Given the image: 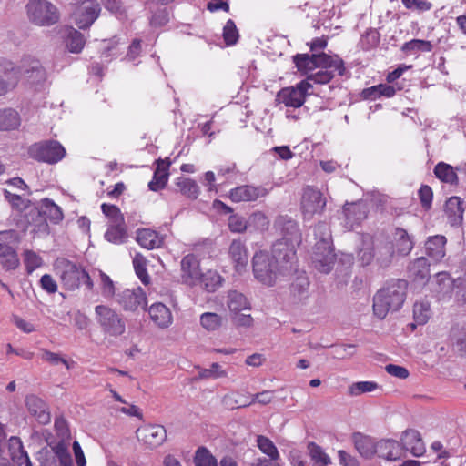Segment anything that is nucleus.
<instances>
[{"mask_svg":"<svg viewBox=\"0 0 466 466\" xmlns=\"http://www.w3.org/2000/svg\"><path fill=\"white\" fill-rule=\"evenodd\" d=\"M280 244H273L272 253L258 251L252 258L255 279L267 287L275 286L282 278L295 270L296 260L281 253Z\"/></svg>","mask_w":466,"mask_h":466,"instance_id":"1","label":"nucleus"},{"mask_svg":"<svg viewBox=\"0 0 466 466\" xmlns=\"http://www.w3.org/2000/svg\"><path fill=\"white\" fill-rule=\"evenodd\" d=\"M408 282L404 279H391L379 289L373 298V312L380 319L389 312L398 311L407 295Z\"/></svg>","mask_w":466,"mask_h":466,"instance_id":"2","label":"nucleus"},{"mask_svg":"<svg viewBox=\"0 0 466 466\" xmlns=\"http://www.w3.org/2000/svg\"><path fill=\"white\" fill-rule=\"evenodd\" d=\"M274 228L279 238L274 244H280L281 253L296 260V248L302 241V235L297 221L287 215H279L274 221Z\"/></svg>","mask_w":466,"mask_h":466,"instance_id":"3","label":"nucleus"},{"mask_svg":"<svg viewBox=\"0 0 466 466\" xmlns=\"http://www.w3.org/2000/svg\"><path fill=\"white\" fill-rule=\"evenodd\" d=\"M95 320L101 332L109 337L118 338L126 332V319L116 309L106 305L95 307Z\"/></svg>","mask_w":466,"mask_h":466,"instance_id":"4","label":"nucleus"},{"mask_svg":"<svg viewBox=\"0 0 466 466\" xmlns=\"http://www.w3.org/2000/svg\"><path fill=\"white\" fill-rule=\"evenodd\" d=\"M293 61L299 71H311L317 67L334 68L339 76L345 73L343 60L339 56H329L325 53L320 54H298L293 57Z\"/></svg>","mask_w":466,"mask_h":466,"instance_id":"5","label":"nucleus"},{"mask_svg":"<svg viewBox=\"0 0 466 466\" xmlns=\"http://www.w3.org/2000/svg\"><path fill=\"white\" fill-rule=\"evenodd\" d=\"M315 230L322 233L323 236L315 245L313 263L319 271L329 273L335 261V255L329 241V228L326 223L319 222Z\"/></svg>","mask_w":466,"mask_h":466,"instance_id":"6","label":"nucleus"},{"mask_svg":"<svg viewBox=\"0 0 466 466\" xmlns=\"http://www.w3.org/2000/svg\"><path fill=\"white\" fill-rule=\"evenodd\" d=\"M26 11L29 20L37 25L49 26L59 20L57 8L47 0H30Z\"/></svg>","mask_w":466,"mask_h":466,"instance_id":"7","label":"nucleus"},{"mask_svg":"<svg viewBox=\"0 0 466 466\" xmlns=\"http://www.w3.org/2000/svg\"><path fill=\"white\" fill-rule=\"evenodd\" d=\"M61 281L67 290H75L83 283L88 290H92L94 283L89 274L76 264L65 260L62 266Z\"/></svg>","mask_w":466,"mask_h":466,"instance_id":"8","label":"nucleus"},{"mask_svg":"<svg viewBox=\"0 0 466 466\" xmlns=\"http://www.w3.org/2000/svg\"><path fill=\"white\" fill-rule=\"evenodd\" d=\"M326 207V198L317 188L308 186L301 198V211L305 220H310L315 215H320Z\"/></svg>","mask_w":466,"mask_h":466,"instance_id":"9","label":"nucleus"},{"mask_svg":"<svg viewBox=\"0 0 466 466\" xmlns=\"http://www.w3.org/2000/svg\"><path fill=\"white\" fill-rule=\"evenodd\" d=\"M66 154L63 146L55 140L35 144L30 147V155L36 160L48 164L60 161Z\"/></svg>","mask_w":466,"mask_h":466,"instance_id":"10","label":"nucleus"},{"mask_svg":"<svg viewBox=\"0 0 466 466\" xmlns=\"http://www.w3.org/2000/svg\"><path fill=\"white\" fill-rule=\"evenodd\" d=\"M101 11L96 0H86L73 13V20L80 29H86L97 19Z\"/></svg>","mask_w":466,"mask_h":466,"instance_id":"11","label":"nucleus"},{"mask_svg":"<svg viewBox=\"0 0 466 466\" xmlns=\"http://www.w3.org/2000/svg\"><path fill=\"white\" fill-rule=\"evenodd\" d=\"M14 238V231L0 232V264L5 270L15 269L20 264L16 251L11 246Z\"/></svg>","mask_w":466,"mask_h":466,"instance_id":"12","label":"nucleus"},{"mask_svg":"<svg viewBox=\"0 0 466 466\" xmlns=\"http://www.w3.org/2000/svg\"><path fill=\"white\" fill-rule=\"evenodd\" d=\"M200 261L194 254H187L180 262V279L188 286L197 285L201 279Z\"/></svg>","mask_w":466,"mask_h":466,"instance_id":"13","label":"nucleus"},{"mask_svg":"<svg viewBox=\"0 0 466 466\" xmlns=\"http://www.w3.org/2000/svg\"><path fill=\"white\" fill-rule=\"evenodd\" d=\"M137 437L147 447L155 449L165 442L167 431L162 425H145L137 430Z\"/></svg>","mask_w":466,"mask_h":466,"instance_id":"14","label":"nucleus"},{"mask_svg":"<svg viewBox=\"0 0 466 466\" xmlns=\"http://www.w3.org/2000/svg\"><path fill=\"white\" fill-rule=\"evenodd\" d=\"M25 407L29 414L43 425H46L51 420V414L48 405L44 400L35 394H29L25 400Z\"/></svg>","mask_w":466,"mask_h":466,"instance_id":"15","label":"nucleus"},{"mask_svg":"<svg viewBox=\"0 0 466 466\" xmlns=\"http://www.w3.org/2000/svg\"><path fill=\"white\" fill-rule=\"evenodd\" d=\"M117 301L125 310L135 311L139 308L145 309L147 297L141 288L134 289H127L119 294Z\"/></svg>","mask_w":466,"mask_h":466,"instance_id":"16","label":"nucleus"},{"mask_svg":"<svg viewBox=\"0 0 466 466\" xmlns=\"http://www.w3.org/2000/svg\"><path fill=\"white\" fill-rule=\"evenodd\" d=\"M400 441L402 449L415 457L422 456L426 451L420 433L416 430L410 429L403 431Z\"/></svg>","mask_w":466,"mask_h":466,"instance_id":"17","label":"nucleus"},{"mask_svg":"<svg viewBox=\"0 0 466 466\" xmlns=\"http://www.w3.org/2000/svg\"><path fill=\"white\" fill-rule=\"evenodd\" d=\"M267 194L268 190L266 188L245 185L232 189L229 197L235 202L253 201L259 197H265Z\"/></svg>","mask_w":466,"mask_h":466,"instance_id":"18","label":"nucleus"},{"mask_svg":"<svg viewBox=\"0 0 466 466\" xmlns=\"http://www.w3.org/2000/svg\"><path fill=\"white\" fill-rule=\"evenodd\" d=\"M436 287L434 292L439 300L448 301L451 299L455 282L447 272H439L435 275Z\"/></svg>","mask_w":466,"mask_h":466,"instance_id":"19","label":"nucleus"},{"mask_svg":"<svg viewBox=\"0 0 466 466\" xmlns=\"http://www.w3.org/2000/svg\"><path fill=\"white\" fill-rule=\"evenodd\" d=\"M228 254L237 271L246 268L248 261V249L240 239H234L229 245Z\"/></svg>","mask_w":466,"mask_h":466,"instance_id":"20","label":"nucleus"},{"mask_svg":"<svg viewBox=\"0 0 466 466\" xmlns=\"http://www.w3.org/2000/svg\"><path fill=\"white\" fill-rule=\"evenodd\" d=\"M347 223L353 227L367 218L368 207L364 201L346 203L343 208Z\"/></svg>","mask_w":466,"mask_h":466,"instance_id":"21","label":"nucleus"},{"mask_svg":"<svg viewBox=\"0 0 466 466\" xmlns=\"http://www.w3.org/2000/svg\"><path fill=\"white\" fill-rule=\"evenodd\" d=\"M375 453L387 461H398L401 458L400 443L391 439L378 441Z\"/></svg>","mask_w":466,"mask_h":466,"instance_id":"22","label":"nucleus"},{"mask_svg":"<svg viewBox=\"0 0 466 466\" xmlns=\"http://www.w3.org/2000/svg\"><path fill=\"white\" fill-rule=\"evenodd\" d=\"M152 321L159 328H167L173 320L170 309L163 303H155L148 309Z\"/></svg>","mask_w":466,"mask_h":466,"instance_id":"23","label":"nucleus"},{"mask_svg":"<svg viewBox=\"0 0 466 466\" xmlns=\"http://www.w3.org/2000/svg\"><path fill=\"white\" fill-rule=\"evenodd\" d=\"M446 238L441 235L430 237L426 243V254L434 261H440L445 256Z\"/></svg>","mask_w":466,"mask_h":466,"instance_id":"24","label":"nucleus"},{"mask_svg":"<svg viewBox=\"0 0 466 466\" xmlns=\"http://www.w3.org/2000/svg\"><path fill=\"white\" fill-rule=\"evenodd\" d=\"M170 164V161H168L167 159L157 160V167L154 173L153 179L148 184V187L150 190L158 191L159 189L165 187L168 180L167 170Z\"/></svg>","mask_w":466,"mask_h":466,"instance_id":"25","label":"nucleus"},{"mask_svg":"<svg viewBox=\"0 0 466 466\" xmlns=\"http://www.w3.org/2000/svg\"><path fill=\"white\" fill-rule=\"evenodd\" d=\"M277 100L279 103H283L286 106L295 108L300 107L305 102L301 91L296 90L295 87L281 89L277 95Z\"/></svg>","mask_w":466,"mask_h":466,"instance_id":"26","label":"nucleus"},{"mask_svg":"<svg viewBox=\"0 0 466 466\" xmlns=\"http://www.w3.org/2000/svg\"><path fill=\"white\" fill-rule=\"evenodd\" d=\"M137 241L142 248L147 249L157 248L163 243L157 232L149 228L138 229L137 232Z\"/></svg>","mask_w":466,"mask_h":466,"instance_id":"27","label":"nucleus"},{"mask_svg":"<svg viewBox=\"0 0 466 466\" xmlns=\"http://www.w3.org/2000/svg\"><path fill=\"white\" fill-rule=\"evenodd\" d=\"M358 452L364 458H371L376 451V443L369 436L356 432L352 436Z\"/></svg>","mask_w":466,"mask_h":466,"instance_id":"28","label":"nucleus"},{"mask_svg":"<svg viewBox=\"0 0 466 466\" xmlns=\"http://www.w3.org/2000/svg\"><path fill=\"white\" fill-rule=\"evenodd\" d=\"M307 451L313 466H329L331 464V458L324 449L316 442H309Z\"/></svg>","mask_w":466,"mask_h":466,"instance_id":"29","label":"nucleus"},{"mask_svg":"<svg viewBox=\"0 0 466 466\" xmlns=\"http://www.w3.org/2000/svg\"><path fill=\"white\" fill-rule=\"evenodd\" d=\"M394 254L393 245L390 242L375 246L374 261L380 268H387L390 265Z\"/></svg>","mask_w":466,"mask_h":466,"instance_id":"30","label":"nucleus"},{"mask_svg":"<svg viewBox=\"0 0 466 466\" xmlns=\"http://www.w3.org/2000/svg\"><path fill=\"white\" fill-rule=\"evenodd\" d=\"M21 124L18 112L13 108L0 110V130L8 131L16 129Z\"/></svg>","mask_w":466,"mask_h":466,"instance_id":"31","label":"nucleus"},{"mask_svg":"<svg viewBox=\"0 0 466 466\" xmlns=\"http://www.w3.org/2000/svg\"><path fill=\"white\" fill-rule=\"evenodd\" d=\"M309 280L304 274L299 275L290 286V294L297 301H302L309 296Z\"/></svg>","mask_w":466,"mask_h":466,"instance_id":"32","label":"nucleus"},{"mask_svg":"<svg viewBox=\"0 0 466 466\" xmlns=\"http://www.w3.org/2000/svg\"><path fill=\"white\" fill-rule=\"evenodd\" d=\"M8 446L11 458L17 465L21 466L25 464V462L30 460L27 452L24 450L20 438L11 437L9 439Z\"/></svg>","mask_w":466,"mask_h":466,"instance_id":"33","label":"nucleus"},{"mask_svg":"<svg viewBox=\"0 0 466 466\" xmlns=\"http://www.w3.org/2000/svg\"><path fill=\"white\" fill-rule=\"evenodd\" d=\"M39 214L47 217L55 223H58L64 218L61 208L49 198L42 199L39 208Z\"/></svg>","mask_w":466,"mask_h":466,"instance_id":"34","label":"nucleus"},{"mask_svg":"<svg viewBox=\"0 0 466 466\" xmlns=\"http://www.w3.org/2000/svg\"><path fill=\"white\" fill-rule=\"evenodd\" d=\"M105 238L116 245L125 243L127 239L125 222L111 224L105 233Z\"/></svg>","mask_w":466,"mask_h":466,"instance_id":"35","label":"nucleus"},{"mask_svg":"<svg viewBox=\"0 0 466 466\" xmlns=\"http://www.w3.org/2000/svg\"><path fill=\"white\" fill-rule=\"evenodd\" d=\"M86 39L82 33L71 27L67 31L66 45L69 52L78 54L84 48Z\"/></svg>","mask_w":466,"mask_h":466,"instance_id":"36","label":"nucleus"},{"mask_svg":"<svg viewBox=\"0 0 466 466\" xmlns=\"http://www.w3.org/2000/svg\"><path fill=\"white\" fill-rule=\"evenodd\" d=\"M227 304L230 312L234 314L249 309V302L247 298L242 293L236 290L228 292Z\"/></svg>","mask_w":466,"mask_h":466,"instance_id":"37","label":"nucleus"},{"mask_svg":"<svg viewBox=\"0 0 466 466\" xmlns=\"http://www.w3.org/2000/svg\"><path fill=\"white\" fill-rule=\"evenodd\" d=\"M434 174L436 177L445 183L454 184L458 180L457 174L453 167L446 163L441 162L434 167Z\"/></svg>","mask_w":466,"mask_h":466,"instance_id":"38","label":"nucleus"},{"mask_svg":"<svg viewBox=\"0 0 466 466\" xmlns=\"http://www.w3.org/2000/svg\"><path fill=\"white\" fill-rule=\"evenodd\" d=\"M395 238L398 253L403 256L408 255L413 248V242L407 231L402 228H397Z\"/></svg>","mask_w":466,"mask_h":466,"instance_id":"39","label":"nucleus"},{"mask_svg":"<svg viewBox=\"0 0 466 466\" xmlns=\"http://www.w3.org/2000/svg\"><path fill=\"white\" fill-rule=\"evenodd\" d=\"M200 281L208 292H214L221 287L223 278L217 271L208 270L206 273H202Z\"/></svg>","mask_w":466,"mask_h":466,"instance_id":"40","label":"nucleus"},{"mask_svg":"<svg viewBox=\"0 0 466 466\" xmlns=\"http://www.w3.org/2000/svg\"><path fill=\"white\" fill-rule=\"evenodd\" d=\"M410 273L417 279H424L429 276V263L426 258H416L409 266Z\"/></svg>","mask_w":466,"mask_h":466,"instance_id":"41","label":"nucleus"},{"mask_svg":"<svg viewBox=\"0 0 466 466\" xmlns=\"http://www.w3.org/2000/svg\"><path fill=\"white\" fill-rule=\"evenodd\" d=\"M177 186L184 196L192 199H196L198 197L199 187L193 179L180 177L177 179Z\"/></svg>","mask_w":466,"mask_h":466,"instance_id":"42","label":"nucleus"},{"mask_svg":"<svg viewBox=\"0 0 466 466\" xmlns=\"http://www.w3.org/2000/svg\"><path fill=\"white\" fill-rule=\"evenodd\" d=\"M223 322V319L217 313L206 312L200 316V324L208 331L218 329Z\"/></svg>","mask_w":466,"mask_h":466,"instance_id":"43","label":"nucleus"},{"mask_svg":"<svg viewBox=\"0 0 466 466\" xmlns=\"http://www.w3.org/2000/svg\"><path fill=\"white\" fill-rule=\"evenodd\" d=\"M257 444H258V447L259 448V450L263 453L268 455L271 459V461L279 460V451H278L277 447L275 446V444L273 443V441L271 440H269L268 437H265L262 435L258 436Z\"/></svg>","mask_w":466,"mask_h":466,"instance_id":"44","label":"nucleus"},{"mask_svg":"<svg viewBox=\"0 0 466 466\" xmlns=\"http://www.w3.org/2000/svg\"><path fill=\"white\" fill-rule=\"evenodd\" d=\"M358 260L362 266H368L374 261L375 246L367 240H363L362 247L358 251Z\"/></svg>","mask_w":466,"mask_h":466,"instance_id":"45","label":"nucleus"},{"mask_svg":"<svg viewBox=\"0 0 466 466\" xmlns=\"http://www.w3.org/2000/svg\"><path fill=\"white\" fill-rule=\"evenodd\" d=\"M366 98L375 99L377 96H384L391 97L395 95V89L393 86L387 84H380L379 86L367 88L363 91Z\"/></svg>","mask_w":466,"mask_h":466,"instance_id":"46","label":"nucleus"},{"mask_svg":"<svg viewBox=\"0 0 466 466\" xmlns=\"http://www.w3.org/2000/svg\"><path fill=\"white\" fill-rule=\"evenodd\" d=\"M195 466H218L217 459L205 447H199L194 457Z\"/></svg>","mask_w":466,"mask_h":466,"instance_id":"47","label":"nucleus"},{"mask_svg":"<svg viewBox=\"0 0 466 466\" xmlns=\"http://www.w3.org/2000/svg\"><path fill=\"white\" fill-rule=\"evenodd\" d=\"M36 459L41 466H57V453L56 446L51 449L46 447L41 449L37 452Z\"/></svg>","mask_w":466,"mask_h":466,"instance_id":"48","label":"nucleus"},{"mask_svg":"<svg viewBox=\"0 0 466 466\" xmlns=\"http://www.w3.org/2000/svg\"><path fill=\"white\" fill-rule=\"evenodd\" d=\"M432 44L430 41L421 39H412L403 44L401 50L403 52H431L432 50Z\"/></svg>","mask_w":466,"mask_h":466,"instance_id":"49","label":"nucleus"},{"mask_svg":"<svg viewBox=\"0 0 466 466\" xmlns=\"http://www.w3.org/2000/svg\"><path fill=\"white\" fill-rule=\"evenodd\" d=\"M226 370H222L221 366L214 362L208 369H200L197 380H208V379H218L227 377Z\"/></svg>","mask_w":466,"mask_h":466,"instance_id":"50","label":"nucleus"},{"mask_svg":"<svg viewBox=\"0 0 466 466\" xmlns=\"http://www.w3.org/2000/svg\"><path fill=\"white\" fill-rule=\"evenodd\" d=\"M451 339L454 349L461 355H466V329L453 328L451 330Z\"/></svg>","mask_w":466,"mask_h":466,"instance_id":"51","label":"nucleus"},{"mask_svg":"<svg viewBox=\"0 0 466 466\" xmlns=\"http://www.w3.org/2000/svg\"><path fill=\"white\" fill-rule=\"evenodd\" d=\"M379 385L374 381H359L349 386V394L350 396H359L378 389Z\"/></svg>","mask_w":466,"mask_h":466,"instance_id":"52","label":"nucleus"},{"mask_svg":"<svg viewBox=\"0 0 466 466\" xmlns=\"http://www.w3.org/2000/svg\"><path fill=\"white\" fill-rule=\"evenodd\" d=\"M25 73L33 84L45 81L46 77L45 69L37 60L32 61L30 68L26 69Z\"/></svg>","mask_w":466,"mask_h":466,"instance_id":"53","label":"nucleus"},{"mask_svg":"<svg viewBox=\"0 0 466 466\" xmlns=\"http://www.w3.org/2000/svg\"><path fill=\"white\" fill-rule=\"evenodd\" d=\"M96 273H97V276L99 277L102 295L106 299L112 298L115 294V285L113 280L101 270H96L94 274Z\"/></svg>","mask_w":466,"mask_h":466,"instance_id":"54","label":"nucleus"},{"mask_svg":"<svg viewBox=\"0 0 466 466\" xmlns=\"http://www.w3.org/2000/svg\"><path fill=\"white\" fill-rule=\"evenodd\" d=\"M42 360L52 364V365H58V364H64L67 370H70L74 367L75 362L74 361H68L65 358H63L60 354L51 352L46 350H42Z\"/></svg>","mask_w":466,"mask_h":466,"instance_id":"55","label":"nucleus"},{"mask_svg":"<svg viewBox=\"0 0 466 466\" xmlns=\"http://www.w3.org/2000/svg\"><path fill=\"white\" fill-rule=\"evenodd\" d=\"M414 319L419 325L425 324L430 317V306L428 303L416 302L413 306Z\"/></svg>","mask_w":466,"mask_h":466,"instance_id":"56","label":"nucleus"},{"mask_svg":"<svg viewBox=\"0 0 466 466\" xmlns=\"http://www.w3.org/2000/svg\"><path fill=\"white\" fill-rule=\"evenodd\" d=\"M238 397V395L235 393L226 394L223 398V404L229 410L246 408L252 404L251 400L248 401V400H242V398Z\"/></svg>","mask_w":466,"mask_h":466,"instance_id":"57","label":"nucleus"},{"mask_svg":"<svg viewBox=\"0 0 466 466\" xmlns=\"http://www.w3.org/2000/svg\"><path fill=\"white\" fill-rule=\"evenodd\" d=\"M223 37L227 45H234L238 39V32L235 23L229 19L223 29Z\"/></svg>","mask_w":466,"mask_h":466,"instance_id":"58","label":"nucleus"},{"mask_svg":"<svg viewBox=\"0 0 466 466\" xmlns=\"http://www.w3.org/2000/svg\"><path fill=\"white\" fill-rule=\"evenodd\" d=\"M334 68H322L315 74H311L308 76V80L314 82L315 84H327L334 76Z\"/></svg>","mask_w":466,"mask_h":466,"instance_id":"59","label":"nucleus"},{"mask_svg":"<svg viewBox=\"0 0 466 466\" xmlns=\"http://www.w3.org/2000/svg\"><path fill=\"white\" fill-rule=\"evenodd\" d=\"M133 264L137 277L140 279L143 284L147 285L149 283L150 278L147 272L144 258L141 256L137 255L133 259Z\"/></svg>","mask_w":466,"mask_h":466,"instance_id":"60","label":"nucleus"},{"mask_svg":"<svg viewBox=\"0 0 466 466\" xmlns=\"http://www.w3.org/2000/svg\"><path fill=\"white\" fill-rule=\"evenodd\" d=\"M445 208L451 215L458 216L460 218H462L464 208L462 207V201L459 197L450 198L446 201Z\"/></svg>","mask_w":466,"mask_h":466,"instance_id":"61","label":"nucleus"},{"mask_svg":"<svg viewBox=\"0 0 466 466\" xmlns=\"http://www.w3.org/2000/svg\"><path fill=\"white\" fill-rule=\"evenodd\" d=\"M5 77L0 76V96L5 95L8 86H15L18 81V71L14 68L9 73H5Z\"/></svg>","mask_w":466,"mask_h":466,"instance_id":"62","label":"nucleus"},{"mask_svg":"<svg viewBox=\"0 0 466 466\" xmlns=\"http://www.w3.org/2000/svg\"><path fill=\"white\" fill-rule=\"evenodd\" d=\"M25 265L28 273H32L42 265V258L35 252L26 250L25 252Z\"/></svg>","mask_w":466,"mask_h":466,"instance_id":"63","label":"nucleus"},{"mask_svg":"<svg viewBox=\"0 0 466 466\" xmlns=\"http://www.w3.org/2000/svg\"><path fill=\"white\" fill-rule=\"evenodd\" d=\"M103 213L112 220V224L123 223L124 218L120 209L115 205L103 204L101 206Z\"/></svg>","mask_w":466,"mask_h":466,"instance_id":"64","label":"nucleus"}]
</instances>
